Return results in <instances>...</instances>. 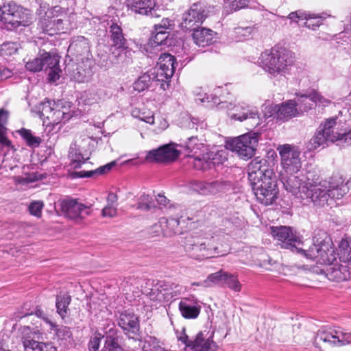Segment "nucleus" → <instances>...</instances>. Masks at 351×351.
I'll list each match as a JSON object with an SVG mask.
<instances>
[{
    "mask_svg": "<svg viewBox=\"0 0 351 351\" xmlns=\"http://www.w3.org/2000/svg\"><path fill=\"white\" fill-rule=\"evenodd\" d=\"M8 117V112L3 109L0 110V143L6 147L11 145V142L5 136V128L4 124Z\"/></svg>",
    "mask_w": 351,
    "mask_h": 351,
    "instance_id": "nucleus-40",
    "label": "nucleus"
},
{
    "mask_svg": "<svg viewBox=\"0 0 351 351\" xmlns=\"http://www.w3.org/2000/svg\"><path fill=\"white\" fill-rule=\"evenodd\" d=\"M223 152H209L202 156L193 157V166L197 170L206 171L212 167L223 163L226 157L223 156Z\"/></svg>",
    "mask_w": 351,
    "mask_h": 351,
    "instance_id": "nucleus-16",
    "label": "nucleus"
},
{
    "mask_svg": "<svg viewBox=\"0 0 351 351\" xmlns=\"http://www.w3.org/2000/svg\"><path fill=\"white\" fill-rule=\"evenodd\" d=\"M308 97H310L311 101L315 105L327 106L331 103L330 99L325 98L315 90H312L308 92Z\"/></svg>",
    "mask_w": 351,
    "mask_h": 351,
    "instance_id": "nucleus-47",
    "label": "nucleus"
},
{
    "mask_svg": "<svg viewBox=\"0 0 351 351\" xmlns=\"http://www.w3.org/2000/svg\"><path fill=\"white\" fill-rule=\"evenodd\" d=\"M300 254L317 263L332 265L337 259L333 243L325 232H318L312 241H304Z\"/></svg>",
    "mask_w": 351,
    "mask_h": 351,
    "instance_id": "nucleus-2",
    "label": "nucleus"
},
{
    "mask_svg": "<svg viewBox=\"0 0 351 351\" xmlns=\"http://www.w3.org/2000/svg\"><path fill=\"white\" fill-rule=\"evenodd\" d=\"M346 267L345 266H339L337 265H328V267L326 271V276L330 280L341 281L346 279L345 275Z\"/></svg>",
    "mask_w": 351,
    "mask_h": 351,
    "instance_id": "nucleus-35",
    "label": "nucleus"
},
{
    "mask_svg": "<svg viewBox=\"0 0 351 351\" xmlns=\"http://www.w3.org/2000/svg\"><path fill=\"white\" fill-rule=\"evenodd\" d=\"M206 242L207 252L204 254L206 258L222 256L227 254L229 252L228 245H222L216 242L214 239L208 240Z\"/></svg>",
    "mask_w": 351,
    "mask_h": 351,
    "instance_id": "nucleus-29",
    "label": "nucleus"
},
{
    "mask_svg": "<svg viewBox=\"0 0 351 351\" xmlns=\"http://www.w3.org/2000/svg\"><path fill=\"white\" fill-rule=\"evenodd\" d=\"M305 21L300 24L301 26H306L309 29H315V28L320 26L322 24V18L315 14H307L306 19Z\"/></svg>",
    "mask_w": 351,
    "mask_h": 351,
    "instance_id": "nucleus-50",
    "label": "nucleus"
},
{
    "mask_svg": "<svg viewBox=\"0 0 351 351\" xmlns=\"http://www.w3.org/2000/svg\"><path fill=\"white\" fill-rule=\"evenodd\" d=\"M40 25L45 33L49 35L56 34V22H54V18H53V16H50L47 13H46V16L40 21Z\"/></svg>",
    "mask_w": 351,
    "mask_h": 351,
    "instance_id": "nucleus-45",
    "label": "nucleus"
},
{
    "mask_svg": "<svg viewBox=\"0 0 351 351\" xmlns=\"http://www.w3.org/2000/svg\"><path fill=\"white\" fill-rule=\"evenodd\" d=\"M153 83H156L157 86H160L159 82H156V75L155 70H151L149 72L143 73L134 84V88L135 90L142 92L147 89Z\"/></svg>",
    "mask_w": 351,
    "mask_h": 351,
    "instance_id": "nucleus-28",
    "label": "nucleus"
},
{
    "mask_svg": "<svg viewBox=\"0 0 351 351\" xmlns=\"http://www.w3.org/2000/svg\"><path fill=\"white\" fill-rule=\"evenodd\" d=\"M226 273L223 270L210 274L206 280L203 281L204 287H210L217 285H223Z\"/></svg>",
    "mask_w": 351,
    "mask_h": 351,
    "instance_id": "nucleus-37",
    "label": "nucleus"
},
{
    "mask_svg": "<svg viewBox=\"0 0 351 351\" xmlns=\"http://www.w3.org/2000/svg\"><path fill=\"white\" fill-rule=\"evenodd\" d=\"M110 55L112 62L119 63L126 60L130 49L128 45H110Z\"/></svg>",
    "mask_w": 351,
    "mask_h": 351,
    "instance_id": "nucleus-34",
    "label": "nucleus"
},
{
    "mask_svg": "<svg viewBox=\"0 0 351 351\" xmlns=\"http://www.w3.org/2000/svg\"><path fill=\"white\" fill-rule=\"evenodd\" d=\"M213 335L214 331L199 332L191 342V348L193 351H216L218 346L213 340Z\"/></svg>",
    "mask_w": 351,
    "mask_h": 351,
    "instance_id": "nucleus-19",
    "label": "nucleus"
},
{
    "mask_svg": "<svg viewBox=\"0 0 351 351\" xmlns=\"http://www.w3.org/2000/svg\"><path fill=\"white\" fill-rule=\"evenodd\" d=\"M311 141L314 148L321 145H324L327 142H330L329 138L326 136L324 133H323L321 130L318 131V132L315 134Z\"/></svg>",
    "mask_w": 351,
    "mask_h": 351,
    "instance_id": "nucleus-57",
    "label": "nucleus"
},
{
    "mask_svg": "<svg viewBox=\"0 0 351 351\" xmlns=\"http://www.w3.org/2000/svg\"><path fill=\"white\" fill-rule=\"evenodd\" d=\"M248 0H233L230 2L229 7L232 12L248 7Z\"/></svg>",
    "mask_w": 351,
    "mask_h": 351,
    "instance_id": "nucleus-62",
    "label": "nucleus"
},
{
    "mask_svg": "<svg viewBox=\"0 0 351 351\" xmlns=\"http://www.w3.org/2000/svg\"><path fill=\"white\" fill-rule=\"evenodd\" d=\"M351 343V333L335 329L319 330L313 341V346L319 350L332 347H340Z\"/></svg>",
    "mask_w": 351,
    "mask_h": 351,
    "instance_id": "nucleus-6",
    "label": "nucleus"
},
{
    "mask_svg": "<svg viewBox=\"0 0 351 351\" xmlns=\"http://www.w3.org/2000/svg\"><path fill=\"white\" fill-rule=\"evenodd\" d=\"M21 12H19L17 16H14L9 23L12 25L26 26L30 22L31 16L29 11L21 7Z\"/></svg>",
    "mask_w": 351,
    "mask_h": 351,
    "instance_id": "nucleus-41",
    "label": "nucleus"
},
{
    "mask_svg": "<svg viewBox=\"0 0 351 351\" xmlns=\"http://www.w3.org/2000/svg\"><path fill=\"white\" fill-rule=\"evenodd\" d=\"M104 351H123V349L114 337L107 336L105 340Z\"/></svg>",
    "mask_w": 351,
    "mask_h": 351,
    "instance_id": "nucleus-56",
    "label": "nucleus"
},
{
    "mask_svg": "<svg viewBox=\"0 0 351 351\" xmlns=\"http://www.w3.org/2000/svg\"><path fill=\"white\" fill-rule=\"evenodd\" d=\"M263 69L273 76L287 73L295 62L294 53L290 50L274 46L263 52L259 58Z\"/></svg>",
    "mask_w": 351,
    "mask_h": 351,
    "instance_id": "nucleus-3",
    "label": "nucleus"
},
{
    "mask_svg": "<svg viewBox=\"0 0 351 351\" xmlns=\"http://www.w3.org/2000/svg\"><path fill=\"white\" fill-rule=\"evenodd\" d=\"M258 136L255 133H247L226 143V147L243 159L251 158L258 145Z\"/></svg>",
    "mask_w": 351,
    "mask_h": 351,
    "instance_id": "nucleus-7",
    "label": "nucleus"
},
{
    "mask_svg": "<svg viewBox=\"0 0 351 351\" xmlns=\"http://www.w3.org/2000/svg\"><path fill=\"white\" fill-rule=\"evenodd\" d=\"M18 45L16 43H4L0 46V53L3 56H12L16 53Z\"/></svg>",
    "mask_w": 351,
    "mask_h": 351,
    "instance_id": "nucleus-53",
    "label": "nucleus"
},
{
    "mask_svg": "<svg viewBox=\"0 0 351 351\" xmlns=\"http://www.w3.org/2000/svg\"><path fill=\"white\" fill-rule=\"evenodd\" d=\"M180 221L178 219L170 218L167 219V223L165 224V236L171 237L176 234L178 228L179 226Z\"/></svg>",
    "mask_w": 351,
    "mask_h": 351,
    "instance_id": "nucleus-48",
    "label": "nucleus"
},
{
    "mask_svg": "<svg viewBox=\"0 0 351 351\" xmlns=\"http://www.w3.org/2000/svg\"><path fill=\"white\" fill-rule=\"evenodd\" d=\"M128 8L134 12L154 16L156 12L155 0H127Z\"/></svg>",
    "mask_w": 351,
    "mask_h": 351,
    "instance_id": "nucleus-22",
    "label": "nucleus"
},
{
    "mask_svg": "<svg viewBox=\"0 0 351 351\" xmlns=\"http://www.w3.org/2000/svg\"><path fill=\"white\" fill-rule=\"evenodd\" d=\"M61 209L64 216L77 221H82L91 213V208L76 199H66L61 202Z\"/></svg>",
    "mask_w": 351,
    "mask_h": 351,
    "instance_id": "nucleus-14",
    "label": "nucleus"
},
{
    "mask_svg": "<svg viewBox=\"0 0 351 351\" xmlns=\"http://www.w3.org/2000/svg\"><path fill=\"white\" fill-rule=\"evenodd\" d=\"M162 296L164 302L175 298L180 294V291L177 290L178 286L169 282L161 281Z\"/></svg>",
    "mask_w": 351,
    "mask_h": 351,
    "instance_id": "nucleus-36",
    "label": "nucleus"
},
{
    "mask_svg": "<svg viewBox=\"0 0 351 351\" xmlns=\"http://www.w3.org/2000/svg\"><path fill=\"white\" fill-rule=\"evenodd\" d=\"M266 160L255 158L247 167L248 180L257 200L265 206L272 204L278 194L276 176Z\"/></svg>",
    "mask_w": 351,
    "mask_h": 351,
    "instance_id": "nucleus-1",
    "label": "nucleus"
},
{
    "mask_svg": "<svg viewBox=\"0 0 351 351\" xmlns=\"http://www.w3.org/2000/svg\"><path fill=\"white\" fill-rule=\"evenodd\" d=\"M184 147L189 153L196 154L197 150L200 149V147H202V144L198 143V139L196 136H191L188 138Z\"/></svg>",
    "mask_w": 351,
    "mask_h": 351,
    "instance_id": "nucleus-55",
    "label": "nucleus"
},
{
    "mask_svg": "<svg viewBox=\"0 0 351 351\" xmlns=\"http://www.w3.org/2000/svg\"><path fill=\"white\" fill-rule=\"evenodd\" d=\"M230 182L223 180H193L189 183V187L194 192L204 196L217 195L230 189Z\"/></svg>",
    "mask_w": 351,
    "mask_h": 351,
    "instance_id": "nucleus-8",
    "label": "nucleus"
},
{
    "mask_svg": "<svg viewBox=\"0 0 351 351\" xmlns=\"http://www.w3.org/2000/svg\"><path fill=\"white\" fill-rule=\"evenodd\" d=\"M57 105L58 104H56L54 102L51 101H47L40 104V106L38 107L39 116L40 119L43 120L45 123H46L49 117Z\"/></svg>",
    "mask_w": 351,
    "mask_h": 351,
    "instance_id": "nucleus-39",
    "label": "nucleus"
},
{
    "mask_svg": "<svg viewBox=\"0 0 351 351\" xmlns=\"http://www.w3.org/2000/svg\"><path fill=\"white\" fill-rule=\"evenodd\" d=\"M230 117L240 121L250 120L252 125H259V114L257 109L245 104L234 106L231 110Z\"/></svg>",
    "mask_w": 351,
    "mask_h": 351,
    "instance_id": "nucleus-18",
    "label": "nucleus"
},
{
    "mask_svg": "<svg viewBox=\"0 0 351 351\" xmlns=\"http://www.w3.org/2000/svg\"><path fill=\"white\" fill-rule=\"evenodd\" d=\"M274 111L276 113L277 119L280 120L290 119L299 113L296 101L294 100H289L282 103L280 106H276Z\"/></svg>",
    "mask_w": 351,
    "mask_h": 351,
    "instance_id": "nucleus-24",
    "label": "nucleus"
},
{
    "mask_svg": "<svg viewBox=\"0 0 351 351\" xmlns=\"http://www.w3.org/2000/svg\"><path fill=\"white\" fill-rule=\"evenodd\" d=\"M19 133L29 147H38L41 143L40 138L34 136L29 130L23 128Z\"/></svg>",
    "mask_w": 351,
    "mask_h": 351,
    "instance_id": "nucleus-43",
    "label": "nucleus"
},
{
    "mask_svg": "<svg viewBox=\"0 0 351 351\" xmlns=\"http://www.w3.org/2000/svg\"><path fill=\"white\" fill-rule=\"evenodd\" d=\"M116 165L115 161H112L104 166H101L93 170H82L73 173L74 178H96L99 176L106 173Z\"/></svg>",
    "mask_w": 351,
    "mask_h": 351,
    "instance_id": "nucleus-30",
    "label": "nucleus"
},
{
    "mask_svg": "<svg viewBox=\"0 0 351 351\" xmlns=\"http://www.w3.org/2000/svg\"><path fill=\"white\" fill-rule=\"evenodd\" d=\"M50 14H53L54 22H56V33L57 32H64L70 29L69 16L66 12L62 11L61 8L54 7L53 10L50 12Z\"/></svg>",
    "mask_w": 351,
    "mask_h": 351,
    "instance_id": "nucleus-27",
    "label": "nucleus"
},
{
    "mask_svg": "<svg viewBox=\"0 0 351 351\" xmlns=\"http://www.w3.org/2000/svg\"><path fill=\"white\" fill-rule=\"evenodd\" d=\"M344 179L339 173H335L329 180L314 182V205L323 207L328 204L329 199H341L346 193Z\"/></svg>",
    "mask_w": 351,
    "mask_h": 351,
    "instance_id": "nucleus-4",
    "label": "nucleus"
},
{
    "mask_svg": "<svg viewBox=\"0 0 351 351\" xmlns=\"http://www.w3.org/2000/svg\"><path fill=\"white\" fill-rule=\"evenodd\" d=\"M43 52H40L39 56L32 59V60L28 61L26 64V69L28 71L32 72H38L43 69Z\"/></svg>",
    "mask_w": 351,
    "mask_h": 351,
    "instance_id": "nucleus-49",
    "label": "nucleus"
},
{
    "mask_svg": "<svg viewBox=\"0 0 351 351\" xmlns=\"http://www.w3.org/2000/svg\"><path fill=\"white\" fill-rule=\"evenodd\" d=\"M271 234L279 242L281 247L300 253V248L302 247L304 241L300 239L299 237L295 232H293L290 227H271Z\"/></svg>",
    "mask_w": 351,
    "mask_h": 351,
    "instance_id": "nucleus-10",
    "label": "nucleus"
},
{
    "mask_svg": "<svg viewBox=\"0 0 351 351\" xmlns=\"http://www.w3.org/2000/svg\"><path fill=\"white\" fill-rule=\"evenodd\" d=\"M43 206L44 204L42 202L36 201L29 204L28 209L31 215L40 217Z\"/></svg>",
    "mask_w": 351,
    "mask_h": 351,
    "instance_id": "nucleus-58",
    "label": "nucleus"
},
{
    "mask_svg": "<svg viewBox=\"0 0 351 351\" xmlns=\"http://www.w3.org/2000/svg\"><path fill=\"white\" fill-rule=\"evenodd\" d=\"M35 335L34 333V337L26 335L22 338L25 351H40V346H43L40 345L41 341L35 339Z\"/></svg>",
    "mask_w": 351,
    "mask_h": 351,
    "instance_id": "nucleus-42",
    "label": "nucleus"
},
{
    "mask_svg": "<svg viewBox=\"0 0 351 351\" xmlns=\"http://www.w3.org/2000/svg\"><path fill=\"white\" fill-rule=\"evenodd\" d=\"M154 207L153 198L149 195L143 193L138 199L136 208L138 210L147 211Z\"/></svg>",
    "mask_w": 351,
    "mask_h": 351,
    "instance_id": "nucleus-44",
    "label": "nucleus"
},
{
    "mask_svg": "<svg viewBox=\"0 0 351 351\" xmlns=\"http://www.w3.org/2000/svg\"><path fill=\"white\" fill-rule=\"evenodd\" d=\"M71 302V297L67 293L57 295L56 300V307L57 313L62 318L67 316L69 311V306Z\"/></svg>",
    "mask_w": 351,
    "mask_h": 351,
    "instance_id": "nucleus-33",
    "label": "nucleus"
},
{
    "mask_svg": "<svg viewBox=\"0 0 351 351\" xmlns=\"http://www.w3.org/2000/svg\"><path fill=\"white\" fill-rule=\"evenodd\" d=\"M80 61L81 62L77 63L76 69L71 74V77L79 83L87 82L92 76L93 61L88 59Z\"/></svg>",
    "mask_w": 351,
    "mask_h": 351,
    "instance_id": "nucleus-23",
    "label": "nucleus"
},
{
    "mask_svg": "<svg viewBox=\"0 0 351 351\" xmlns=\"http://www.w3.org/2000/svg\"><path fill=\"white\" fill-rule=\"evenodd\" d=\"M177 64L174 56L169 53H162L158 61V68L155 70L156 75V82H159L160 88L165 90H167L171 82L176 66Z\"/></svg>",
    "mask_w": 351,
    "mask_h": 351,
    "instance_id": "nucleus-9",
    "label": "nucleus"
},
{
    "mask_svg": "<svg viewBox=\"0 0 351 351\" xmlns=\"http://www.w3.org/2000/svg\"><path fill=\"white\" fill-rule=\"evenodd\" d=\"M156 34L151 39L152 45L156 46L167 45V38H168L169 33L165 30L155 29Z\"/></svg>",
    "mask_w": 351,
    "mask_h": 351,
    "instance_id": "nucleus-51",
    "label": "nucleus"
},
{
    "mask_svg": "<svg viewBox=\"0 0 351 351\" xmlns=\"http://www.w3.org/2000/svg\"><path fill=\"white\" fill-rule=\"evenodd\" d=\"M181 315L186 319H195L198 317L201 306L197 302L184 298L179 303Z\"/></svg>",
    "mask_w": 351,
    "mask_h": 351,
    "instance_id": "nucleus-25",
    "label": "nucleus"
},
{
    "mask_svg": "<svg viewBox=\"0 0 351 351\" xmlns=\"http://www.w3.org/2000/svg\"><path fill=\"white\" fill-rule=\"evenodd\" d=\"M68 52L76 58L77 61L91 60L90 43L87 38L78 36L72 38L69 46Z\"/></svg>",
    "mask_w": 351,
    "mask_h": 351,
    "instance_id": "nucleus-17",
    "label": "nucleus"
},
{
    "mask_svg": "<svg viewBox=\"0 0 351 351\" xmlns=\"http://www.w3.org/2000/svg\"><path fill=\"white\" fill-rule=\"evenodd\" d=\"M296 101L297 108L299 112L308 111L313 108L314 103L312 102L308 97V93L298 96Z\"/></svg>",
    "mask_w": 351,
    "mask_h": 351,
    "instance_id": "nucleus-46",
    "label": "nucleus"
},
{
    "mask_svg": "<svg viewBox=\"0 0 351 351\" xmlns=\"http://www.w3.org/2000/svg\"><path fill=\"white\" fill-rule=\"evenodd\" d=\"M287 18L291 20L292 22H295L298 23L300 25V22L304 21L307 18V13L302 12L301 10H298L295 12H291Z\"/></svg>",
    "mask_w": 351,
    "mask_h": 351,
    "instance_id": "nucleus-59",
    "label": "nucleus"
},
{
    "mask_svg": "<svg viewBox=\"0 0 351 351\" xmlns=\"http://www.w3.org/2000/svg\"><path fill=\"white\" fill-rule=\"evenodd\" d=\"M167 223V219L165 217H162L159 219V221L154 224L150 228V234H152L153 237H157L159 235L165 236V224Z\"/></svg>",
    "mask_w": 351,
    "mask_h": 351,
    "instance_id": "nucleus-52",
    "label": "nucleus"
},
{
    "mask_svg": "<svg viewBox=\"0 0 351 351\" xmlns=\"http://www.w3.org/2000/svg\"><path fill=\"white\" fill-rule=\"evenodd\" d=\"M20 10H21V6L14 1L4 2L2 6L0 5V21H10V18L13 19L14 16H17Z\"/></svg>",
    "mask_w": 351,
    "mask_h": 351,
    "instance_id": "nucleus-31",
    "label": "nucleus"
},
{
    "mask_svg": "<svg viewBox=\"0 0 351 351\" xmlns=\"http://www.w3.org/2000/svg\"><path fill=\"white\" fill-rule=\"evenodd\" d=\"M193 31V39L199 47H205L212 43L214 34L211 29L205 27H197Z\"/></svg>",
    "mask_w": 351,
    "mask_h": 351,
    "instance_id": "nucleus-26",
    "label": "nucleus"
},
{
    "mask_svg": "<svg viewBox=\"0 0 351 351\" xmlns=\"http://www.w3.org/2000/svg\"><path fill=\"white\" fill-rule=\"evenodd\" d=\"M254 30V27H237L234 28V32L239 38H243L249 36Z\"/></svg>",
    "mask_w": 351,
    "mask_h": 351,
    "instance_id": "nucleus-60",
    "label": "nucleus"
},
{
    "mask_svg": "<svg viewBox=\"0 0 351 351\" xmlns=\"http://www.w3.org/2000/svg\"><path fill=\"white\" fill-rule=\"evenodd\" d=\"M119 326L125 332L126 334L136 335L139 332L140 325L138 317L130 310L125 311L120 313L118 318Z\"/></svg>",
    "mask_w": 351,
    "mask_h": 351,
    "instance_id": "nucleus-21",
    "label": "nucleus"
},
{
    "mask_svg": "<svg viewBox=\"0 0 351 351\" xmlns=\"http://www.w3.org/2000/svg\"><path fill=\"white\" fill-rule=\"evenodd\" d=\"M320 130L329 138L330 142L341 141L348 145L351 144V131L339 132V127L337 125V118L326 120L324 124L321 125Z\"/></svg>",
    "mask_w": 351,
    "mask_h": 351,
    "instance_id": "nucleus-15",
    "label": "nucleus"
},
{
    "mask_svg": "<svg viewBox=\"0 0 351 351\" xmlns=\"http://www.w3.org/2000/svg\"><path fill=\"white\" fill-rule=\"evenodd\" d=\"M64 119L68 120L69 115L63 109H60L59 105L58 104L49 117L46 124L52 125H58Z\"/></svg>",
    "mask_w": 351,
    "mask_h": 351,
    "instance_id": "nucleus-38",
    "label": "nucleus"
},
{
    "mask_svg": "<svg viewBox=\"0 0 351 351\" xmlns=\"http://www.w3.org/2000/svg\"><path fill=\"white\" fill-rule=\"evenodd\" d=\"M284 171L297 173L301 168L300 152L298 148L288 144L279 145L278 149Z\"/></svg>",
    "mask_w": 351,
    "mask_h": 351,
    "instance_id": "nucleus-12",
    "label": "nucleus"
},
{
    "mask_svg": "<svg viewBox=\"0 0 351 351\" xmlns=\"http://www.w3.org/2000/svg\"><path fill=\"white\" fill-rule=\"evenodd\" d=\"M199 242H194L191 240H187L186 243V249L189 252H191V256L197 258V254H199L200 247Z\"/></svg>",
    "mask_w": 351,
    "mask_h": 351,
    "instance_id": "nucleus-61",
    "label": "nucleus"
},
{
    "mask_svg": "<svg viewBox=\"0 0 351 351\" xmlns=\"http://www.w3.org/2000/svg\"><path fill=\"white\" fill-rule=\"evenodd\" d=\"M104 338L100 334H95L90 340L88 347L90 351H98L101 339Z\"/></svg>",
    "mask_w": 351,
    "mask_h": 351,
    "instance_id": "nucleus-63",
    "label": "nucleus"
},
{
    "mask_svg": "<svg viewBox=\"0 0 351 351\" xmlns=\"http://www.w3.org/2000/svg\"><path fill=\"white\" fill-rule=\"evenodd\" d=\"M180 155L173 144H167L147 152L145 160L148 162L165 163L176 160Z\"/></svg>",
    "mask_w": 351,
    "mask_h": 351,
    "instance_id": "nucleus-13",
    "label": "nucleus"
},
{
    "mask_svg": "<svg viewBox=\"0 0 351 351\" xmlns=\"http://www.w3.org/2000/svg\"><path fill=\"white\" fill-rule=\"evenodd\" d=\"M57 336L59 339L67 340L71 338L72 332L69 328L61 326L57 330Z\"/></svg>",
    "mask_w": 351,
    "mask_h": 351,
    "instance_id": "nucleus-64",
    "label": "nucleus"
},
{
    "mask_svg": "<svg viewBox=\"0 0 351 351\" xmlns=\"http://www.w3.org/2000/svg\"><path fill=\"white\" fill-rule=\"evenodd\" d=\"M43 69L48 73V80L56 82L60 77L61 69L59 66V56L49 52H43Z\"/></svg>",
    "mask_w": 351,
    "mask_h": 351,
    "instance_id": "nucleus-20",
    "label": "nucleus"
},
{
    "mask_svg": "<svg viewBox=\"0 0 351 351\" xmlns=\"http://www.w3.org/2000/svg\"><path fill=\"white\" fill-rule=\"evenodd\" d=\"M280 181L287 191L298 198L306 199L314 204V182H310L309 179L302 173L282 172Z\"/></svg>",
    "mask_w": 351,
    "mask_h": 351,
    "instance_id": "nucleus-5",
    "label": "nucleus"
},
{
    "mask_svg": "<svg viewBox=\"0 0 351 351\" xmlns=\"http://www.w3.org/2000/svg\"><path fill=\"white\" fill-rule=\"evenodd\" d=\"M223 284L236 292H239L241 289V285L238 279L234 276L228 273H226V278H225Z\"/></svg>",
    "mask_w": 351,
    "mask_h": 351,
    "instance_id": "nucleus-54",
    "label": "nucleus"
},
{
    "mask_svg": "<svg viewBox=\"0 0 351 351\" xmlns=\"http://www.w3.org/2000/svg\"><path fill=\"white\" fill-rule=\"evenodd\" d=\"M110 45H128L127 40L125 38L123 29L117 23H112L110 26Z\"/></svg>",
    "mask_w": 351,
    "mask_h": 351,
    "instance_id": "nucleus-32",
    "label": "nucleus"
},
{
    "mask_svg": "<svg viewBox=\"0 0 351 351\" xmlns=\"http://www.w3.org/2000/svg\"><path fill=\"white\" fill-rule=\"evenodd\" d=\"M208 15V8L204 3H194L182 14L181 26L186 30H193L199 27Z\"/></svg>",
    "mask_w": 351,
    "mask_h": 351,
    "instance_id": "nucleus-11",
    "label": "nucleus"
}]
</instances>
